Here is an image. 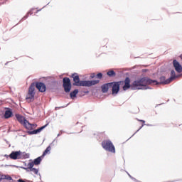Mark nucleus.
<instances>
[{
  "label": "nucleus",
  "mask_w": 182,
  "mask_h": 182,
  "mask_svg": "<svg viewBox=\"0 0 182 182\" xmlns=\"http://www.w3.org/2000/svg\"><path fill=\"white\" fill-rule=\"evenodd\" d=\"M35 86L38 92H41V93H45V92H46V85H45V83L42 82L31 83L28 88V93L26 97V100H28V103L33 102V100L35 99Z\"/></svg>",
  "instance_id": "1"
},
{
  "label": "nucleus",
  "mask_w": 182,
  "mask_h": 182,
  "mask_svg": "<svg viewBox=\"0 0 182 182\" xmlns=\"http://www.w3.org/2000/svg\"><path fill=\"white\" fill-rule=\"evenodd\" d=\"M69 104H67L66 105H65V106H61V107H55V110H59V109H65V107H68V105Z\"/></svg>",
  "instance_id": "29"
},
{
  "label": "nucleus",
  "mask_w": 182,
  "mask_h": 182,
  "mask_svg": "<svg viewBox=\"0 0 182 182\" xmlns=\"http://www.w3.org/2000/svg\"><path fill=\"white\" fill-rule=\"evenodd\" d=\"M112 86H113V82L103 84L101 86L102 93H107L109 92V87H112Z\"/></svg>",
  "instance_id": "14"
},
{
  "label": "nucleus",
  "mask_w": 182,
  "mask_h": 182,
  "mask_svg": "<svg viewBox=\"0 0 182 182\" xmlns=\"http://www.w3.org/2000/svg\"><path fill=\"white\" fill-rule=\"evenodd\" d=\"M90 77H91V79H95V77H96V73H91Z\"/></svg>",
  "instance_id": "31"
},
{
  "label": "nucleus",
  "mask_w": 182,
  "mask_h": 182,
  "mask_svg": "<svg viewBox=\"0 0 182 182\" xmlns=\"http://www.w3.org/2000/svg\"><path fill=\"white\" fill-rule=\"evenodd\" d=\"M112 95H117V93H119V92H120V86H121V82H119V81L118 82H112Z\"/></svg>",
  "instance_id": "8"
},
{
  "label": "nucleus",
  "mask_w": 182,
  "mask_h": 182,
  "mask_svg": "<svg viewBox=\"0 0 182 182\" xmlns=\"http://www.w3.org/2000/svg\"><path fill=\"white\" fill-rule=\"evenodd\" d=\"M50 150H52V147H50V145L48 146L46 150L43 151V154H42V157H45V156H46V154H48V153H49V151H50Z\"/></svg>",
  "instance_id": "24"
},
{
  "label": "nucleus",
  "mask_w": 182,
  "mask_h": 182,
  "mask_svg": "<svg viewBox=\"0 0 182 182\" xmlns=\"http://www.w3.org/2000/svg\"><path fill=\"white\" fill-rule=\"evenodd\" d=\"M1 180H9V181H14L9 175H1Z\"/></svg>",
  "instance_id": "22"
},
{
  "label": "nucleus",
  "mask_w": 182,
  "mask_h": 182,
  "mask_svg": "<svg viewBox=\"0 0 182 182\" xmlns=\"http://www.w3.org/2000/svg\"><path fill=\"white\" fill-rule=\"evenodd\" d=\"M181 59L182 60V54L180 55Z\"/></svg>",
  "instance_id": "40"
},
{
  "label": "nucleus",
  "mask_w": 182,
  "mask_h": 182,
  "mask_svg": "<svg viewBox=\"0 0 182 182\" xmlns=\"http://www.w3.org/2000/svg\"><path fill=\"white\" fill-rule=\"evenodd\" d=\"M34 166L35 164L32 161L28 164V167L20 166V168H23V170H26L27 172H29L31 171Z\"/></svg>",
  "instance_id": "16"
},
{
  "label": "nucleus",
  "mask_w": 182,
  "mask_h": 182,
  "mask_svg": "<svg viewBox=\"0 0 182 182\" xmlns=\"http://www.w3.org/2000/svg\"><path fill=\"white\" fill-rule=\"evenodd\" d=\"M31 128H28V127H25L26 129H27V130H33L34 127H36L38 125L36 124H31Z\"/></svg>",
  "instance_id": "27"
},
{
  "label": "nucleus",
  "mask_w": 182,
  "mask_h": 182,
  "mask_svg": "<svg viewBox=\"0 0 182 182\" xmlns=\"http://www.w3.org/2000/svg\"><path fill=\"white\" fill-rule=\"evenodd\" d=\"M143 86L140 80H136L132 83V90H142Z\"/></svg>",
  "instance_id": "7"
},
{
  "label": "nucleus",
  "mask_w": 182,
  "mask_h": 182,
  "mask_svg": "<svg viewBox=\"0 0 182 182\" xmlns=\"http://www.w3.org/2000/svg\"><path fill=\"white\" fill-rule=\"evenodd\" d=\"M96 79H100L102 80L103 79V73H98L97 75H96Z\"/></svg>",
  "instance_id": "26"
},
{
  "label": "nucleus",
  "mask_w": 182,
  "mask_h": 182,
  "mask_svg": "<svg viewBox=\"0 0 182 182\" xmlns=\"http://www.w3.org/2000/svg\"><path fill=\"white\" fill-rule=\"evenodd\" d=\"M121 86L124 91L129 90L131 89L132 90V84H130V77H127L124 80L119 81Z\"/></svg>",
  "instance_id": "6"
},
{
  "label": "nucleus",
  "mask_w": 182,
  "mask_h": 182,
  "mask_svg": "<svg viewBox=\"0 0 182 182\" xmlns=\"http://www.w3.org/2000/svg\"><path fill=\"white\" fill-rule=\"evenodd\" d=\"M45 6H44L43 8H45Z\"/></svg>",
  "instance_id": "42"
},
{
  "label": "nucleus",
  "mask_w": 182,
  "mask_h": 182,
  "mask_svg": "<svg viewBox=\"0 0 182 182\" xmlns=\"http://www.w3.org/2000/svg\"><path fill=\"white\" fill-rule=\"evenodd\" d=\"M63 87L65 93H69L72 90V82H70V78L65 77L63 79Z\"/></svg>",
  "instance_id": "5"
},
{
  "label": "nucleus",
  "mask_w": 182,
  "mask_h": 182,
  "mask_svg": "<svg viewBox=\"0 0 182 182\" xmlns=\"http://www.w3.org/2000/svg\"><path fill=\"white\" fill-rule=\"evenodd\" d=\"M62 134L59 133L58 135H57V137H59L61 136Z\"/></svg>",
  "instance_id": "37"
},
{
  "label": "nucleus",
  "mask_w": 182,
  "mask_h": 182,
  "mask_svg": "<svg viewBox=\"0 0 182 182\" xmlns=\"http://www.w3.org/2000/svg\"><path fill=\"white\" fill-rule=\"evenodd\" d=\"M139 122H142V123H146V121L143 120V119H138Z\"/></svg>",
  "instance_id": "35"
},
{
  "label": "nucleus",
  "mask_w": 182,
  "mask_h": 182,
  "mask_svg": "<svg viewBox=\"0 0 182 182\" xmlns=\"http://www.w3.org/2000/svg\"><path fill=\"white\" fill-rule=\"evenodd\" d=\"M33 171L34 173H36L37 176L38 175L41 178V173H39V169L33 168L31 171Z\"/></svg>",
  "instance_id": "25"
},
{
  "label": "nucleus",
  "mask_w": 182,
  "mask_h": 182,
  "mask_svg": "<svg viewBox=\"0 0 182 182\" xmlns=\"http://www.w3.org/2000/svg\"><path fill=\"white\" fill-rule=\"evenodd\" d=\"M6 111L4 112V119H11L14 116V112H12V109L9 107H6Z\"/></svg>",
  "instance_id": "15"
},
{
  "label": "nucleus",
  "mask_w": 182,
  "mask_h": 182,
  "mask_svg": "<svg viewBox=\"0 0 182 182\" xmlns=\"http://www.w3.org/2000/svg\"><path fill=\"white\" fill-rule=\"evenodd\" d=\"M71 77L73 80V86H83L85 87H90L92 86H95V85H98L100 83V80H80L79 77V74L74 73L72 74Z\"/></svg>",
  "instance_id": "2"
},
{
  "label": "nucleus",
  "mask_w": 182,
  "mask_h": 182,
  "mask_svg": "<svg viewBox=\"0 0 182 182\" xmlns=\"http://www.w3.org/2000/svg\"><path fill=\"white\" fill-rule=\"evenodd\" d=\"M127 173L129 177H132V176L128 172H127Z\"/></svg>",
  "instance_id": "39"
},
{
  "label": "nucleus",
  "mask_w": 182,
  "mask_h": 182,
  "mask_svg": "<svg viewBox=\"0 0 182 182\" xmlns=\"http://www.w3.org/2000/svg\"><path fill=\"white\" fill-rule=\"evenodd\" d=\"M159 80L160 82L155 80V82H154V85H168L169 83H171V82L168 80V78L166 80L165 76L160 77Z\"/></svg>",
  "instance_id": "10"
},
{
  "label": "nucleus",
  "mask_w": 182,
  "mask_h": 182,
  "mask_svg": "<svg viewBox=\"0 0 182 182\" xmlns=\"http://www.w3.org/2000/svg\"><path fill=\"white\" fill-rule=\"evenodd\" d=\"M11 167H16V168H19V166L16 165H10Z\"/></svg>",
  "instance_id": "33"
},
{
  "label": "nucleus",
  "mask_w": 182,
  "mask_h": 182,
  "mask_svg": "<svg viewBox=\"0 0 182 182\" xmlns=\"http://www.w3.org/2000/svg\"><path fill=\"white\" fill-rule=\"evenodd\" d=\"M4 157H6V159H9V155L5 154V155H4Z\"/></svg>",
  "instance_id": "36"
},
{
  "label": "nucleus",
  "mask_w": 182,
  "mask_h": 182,
  "mask_svg": "<svg viewBox=\"0 0 182 182\" xmlns=\"http://www.w3.org/2000/svg\"><path fill=\"white\" fill-rule=\"evenodd\" d=\"M173 68L178 73H181L182 72V65L180 64V63L177 60H173Z\"/></svg>",
  "instance_id": "13"
},
{
  "label": "nucleus",
  "mask_w": 182,
  "mask_h": 182,
  "mask_svg": "<svg viewBox=\"0 0 182 182\" xmlns=\"http://www.w3.org/2000/svg\"><path fill=\"white\" fill-rule=\"evenodd\" d=\"M147 89H151V87H150L146 85H144V86L142 87V90H147Z\"/></svg>",
  "instance_id": "30"
},
{
  "label": "nucleus",
  "mask_w": 182,
  "mask_h": 182,
  "mask_svg": "<svg viewBox=\"0 0 182 182\" xmlns=\"http://www.w3.org/2000/svg\"><path fill=\"white\" fill-rule=\"evenodd\" d=\"M31 157V154L26 152H22L20 151V160H26V159H29Z\"/></svg>",
  "instance_id": "17"
},
{
  "label": "nucleus",
  "mask_w": 182,
  "mask_h": 182,
  "mask_svg": "<svg viewBox=\"0 0 182 182\" xmlns=\"http://www.w3.org/2000/svg\"><path fill=\"white\" fill-rule=\"evenodd\" d=\"M41 11H42V9H37L35 13H36V14H38V12H41Z\"/></svg>",
  "instance_id": "34"
},
{
  "label": "nucleus",
  "mask_w": 182,
  "mask_h": 182,
  "mask_svg": "<svg viewBox=\"0 0 182 182\" xmlns=\"http://www.w3.org/2000/svg\"><path fill=\"white\" fill-rule=\"evenodd\" d=\"M49 125V123H47L46 125L41 127L40 128H38L37 129H34L33 131H27L28 134L32 135V134H38V133H41L43 129H46Z\"/></svg>",
  "instance_id": "11"
},
{
  "label": "nucleus",
  "mask_w": 182,
  "mask_h": 182,
  "mask_svg": "<svg viewBox=\"0 0 182 182\" xmlns=\"http://www.w3.org/2000/svg\"><path fill=\"white\" fill-rule=\"evenodd\" d=\"M144 126H150V124H143L140 127L139 129L132 136V137H133V136H134V134H136V133H137V132H139V130H141V129H143V127Z\"/></svg>",
  "instance_id": "28"
},
{
  "label": "nucleus",
  "mask_w": 182,
  "mask_h": 182,
  "mask_svg": "<svg viewBox=\"0 0 182 182\" xmlns=\"http://www.w3.org/2000/svg\"><path fill=\"white\" fill-rule=\"evenodd\" d=\"M176 78H177V76L176 75V71H174V70H172L171 71V77L168 78V80H169L171 82Z\"/></svg>",
  "instance_id": "21"
},
{
  "label": "nucleus",
  "mask_w": 182,
  "mask_h": 182,
  "mask_svg": "<svg viewBox=\"0 0 182 182\" xmlns=\"http://www.w3.org/2000/svg\"><path fill=\"white\" fill-rule=\"evenodd\" d=\"M36 9H35V8H32L29 11H28L26 15L22 18L21 21H25V19H28V18H29V15H33V11H35Z\"/></svg>",
  "instance_id": "19"
},
{
  "label": "nucleus",
  "mask_w": 182,
  "mask_h": 182,
  "mask_svg": "<svg viewBox=\"0 0 182 182\" xmlns=\"http://www.w3.org/2000/svg\"><path fill=\"white\" fill-rule=\"evenodd\" d=\"M130 178H132V180H134V181L140 182L137 179H136V178H134L133 176H130Z\"/></svg>",
  "instance_id": "32"
},
{
  "label": "nucleus",
  "mask_w": 182,
  "mask_h": 182,
  "mask_svg": "<svg viewBox=\"0 0 182 182\" xmlns=\"http://www.w3.org/2000/svg\"><path fill=\"white\" fill-rule=\"evenodd\" d=\"M107 75L109 77H114V76H116V72H114V70H110L109 71H108L107 73Z\"/></svg>",
  "instance_id": "23"
},
{
  "label": "nucleus",
  "mask_w": 182,
  "mask_h": 182,
  "mask_svg": "<svg viewBox=\"0 0 182 182\" xmlns=\"http://www.w3.org/2000/svg\"><path fill=\"white\" fill-rule=\"evenodd\" d=\"M6 65H8V62L6 63Z\"/></svg>",
  "instance_id": "41"
},
{
  "label": "nucleus",
  "mask_w": 182,
  "mask_h": 182,
  "mask_svg": "<svg viewBox=\"0 0 182 182\" xmlns=\"http://www.w3.org/2000/svg\"><path fill=\"white\" fill-rule=\"evenodd\" d=\"M21 151H13L9 154V159L11 160H20Z\"/></svg>",
  "instance_id": "12"
},
{
  "label": "nucleus",
  "mask_w": 182,
  "mask_h": 182,
  "mask_svg": "<svg viewBox=\"0 0 182 182\" xmlns=\"http://www.w3.org/2000/svg\"><path fill=\"white\" fill-rule=\"evenodd\" d=\"M16 119H17L18 122L24 126V127H27L28 129H31L32 127L31 125V122L25 118V117L19 114H16Z\"/></svg>",
  "instance_id": "4"
},
{
  "label": "nucleus",
  "mask_w": 182,
  "mask_h": 182,
  "mask_svg": "<svg viewBox=\"0 0 182 182\" xmlns=\"http://www.w3.org/2000/svg\"><path fill=\"white\" fill-rule=\"evenodd\" d=\"M102 146L106 151H109V153H116V148L110 139L105 140L102 142Z\"/></svg>",
  "instance_id": "3"
},
{
  "label": "nucleus",
  "mask_w": 182,
  "mask_h": 182,
  "mask_svg": "<svg viewBox=\"0 0 182 182\" xmlns=\"http://www.w3.org/2000/svg\"><path fill=\"white\" fill-rule=\"evenodd\" d=\"M42 159H43V157L42 156H38V158L35 159L33 161L34 166H39V164H41V163L42 162Z\"/></svg>",
  "instance_id": "18"
},
{
  "label": "nucleus",
  "mask_w": 182,
  "mask_h": 182,
  "mask_svg": "<svg viewBox=\"0 0 182 182\" xmlns=\"http://www.w3.org/2000/svg\"><path fill=\"white\" fill-rule=\"evenodd\" d=\"M77 93H79V90H77V89H75L73 91H72L70 93V98L73 100V99H75V97H77Z\"/></svg>",
  "instance_id": "20"
},
{
  "label": "nucleus",
  "mask_w": 182,
  "mask_h": 182,
  "mask_svg": "<svg viewBox=\"0 0 182 182\" xmlns=\"http://www.w3.org/2000/svg\"><path fill=\"white\" fill-rule=\"evenodd\" d=\"M23 164H24V166H25V167H26V162H23Z\"/></svg>",
  "instance_id": "38"
},
{
  "label": "nucleus",
  "mask_w": 182,
  "mask_h": 182,
  "mask_svg": "<svg viewBox=\"0 0 182 182\" xmlns=\"http://www.w3.org/2000/svg\"><path fill=\"white\" fill-rule=\"evenodd\" d=\"M139 81L141 82V85H153L156 82V80H151V78H149L148 77H144L141 79H139Z\"/></svg>",
  "instance_id": "9"
}]
</instances>
